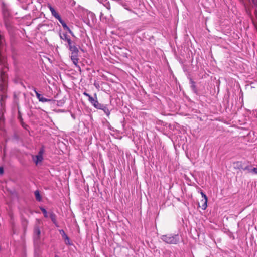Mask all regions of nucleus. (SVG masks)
<instances>
[{
	"instance_id": "obj_1",
	"label": "nucleus",
	"mask_w": 257,
	"mask_h": 257,
	"mask_svg": "<svg viewBox=\"0 0 257 257\" xmlns=\"http://www.w3.org/2000/svg\"><path fill=\"white\" fill-rule=\"evenodd\" d=\"M4 40L0 34V90L2 92L1 104L2 105L3 94L5 92L7 87V76L5 69L7 67L6 48H5Z\"/></svg>"
},
{
	"instance_id": "obj_2",
	"label": "nucleus",
	"mask_w": 257,
	"mask_h": 257,
	"mask_svg": "<svg viewBox=\"0 0 257 257\" xmlns=\"http://www.w3.org/2000/svg\"><path fill=\"white\" fill-rule=\"evenodd\" d=\"M161 239L166 243L170 244H177L180 241V237L178 234L163 235L161 236Z\"/></svg>"
},
{
	"instance_id": "obj_3",
	"label": "nucleus",
	"mask_w": 257,
	"mask_h": 257,
	"mask_svg": "<svg viewBox=\"0 0 257 257\" xmlns=\"http://www.w3.org/2000/svg\"><path fill=\"white\" fill-rule=\"evenodd\" d=\"M68 47L70 51L71 52V59L73 64L75 65H77L79 60V50L76 46L75 43Z\"/></svg>"
},
{
	"instance_id": "obj_4",
	"label": "nucleus",
	"mask_w": 257,
	"mask_h": 257,
	"mask_svg": "<svg viewBox=\"0 0 257 257\" xmlns=\"http://www.w3.org/2000/svg\"><path fill=\"white\" fill-rule=\"evenodd\" d=\"M44 152V147H42L40 149L38 154L35 156H33V159L34 162L35 163L36 165L38 164L39 163L41 162L43 159V154Z\"/></svg>"
},
{
	"instance_id": "obj_5",
	"label": "nucleus",
	"mask_w": 257,
	"mask_h": 257,
	"mask_svg": "<svg viewBox=\"0 0 257 257\" xmlns=\"http://www.w3.org/2000/svg\"><path fill=\"white\" fill-rule=\"evenodd\" d=\"M41 234V231L39 227L35 225L34 230V242L35 244L38 245L40 242V236Z\"/></svg>"
},
{
	"instance_id": "obj_6",
	"label": "nucleus",
	"mask_w": 257,
	"mask_h": 257,
	"mask_svg": "<svg viewBox=\"0 0 257 257\" xmlns=\"http://www.w3.org/2000/svg\"><path fill=\"white\" fill-rule=\"evenodd\" d=\"M94 107L98 109L102 110L104 113L106 114L107 116H109L110 115V111L109 109L107 108L106 105H104L101 103H99L98 101L95 105Z\"/></svg>"
},
{
	"instance_id": "obj_7",
	"label": "nucleus",
	"mask_w": 257,
	"mask_h": 257,
	"mask_svg": "<svg viewBox=\"0 0 257 257\" xmlns=\"http://www.w3.org/2000/svg\"><path fill=\"white\" fill-rule=\"evenodd\" d=\"M32 89L35 92L36 97L39 101L42 102H50L51 101V99H47V98H44V97H43L42 96V95H41L40 93H39L37 91V90L35 87H32Z\"/></svg>"
},
{
	"instance_id": "obj_8",
	"label": "nucleus",
	"mask_w": 257,
	"mask_h": 257,
	"mask_svg": "<svg viewBox=\"0 0 257 257\" xmlns=\"http://www.w3.org/2000/svg\"><path fill=\"white\" fill-rule=\"evenodd\" d=\"M59 36L60 38L62 40H63L65 41H66L68 43V46L71 45L75 42H73L69 37L68 35L66 33H60Z\"/></svg>"
},
{
	"instance_id": "obj_9",
	"label": "nucleus",
	"mask_w": 257,
	"mask_h": 257,
	"mask_svg": "<svg viewBox=\"0 0 257 257\" xmlns=\"http://www.w3.org/2000/svg\"><path fill=\"white\" fill-rule=\"evenodd\" d=\"M59 232L61 235H62L63 238L64 239L65 244L67 245H71V243L70 242L69 238L66 235L65 231L63 229H61L59 230Z\"/></svg>"
},
{
	"instance_id": "obj_10",
	"label": "nucleus",
	"mask_w": 257,
	"mask_h": 257,
	"mask_svg": "<svg viewBox=\"0 0 257 257\" xmlns=\"http://www.w3.org/2000/svg\"><path fill=\"white\" fill-rule=\"evenodd\" d=\"M190 84H191L190 87L192 91L196 95L198 94V89L196 87V83L191 78H189Z\"/></svg>"
},
{
	"instance_id": "obj_11",
	"label": "nucleus",
	"mask_w": 257,
	"mask_h": 257,
	"mask_svg": "<svg viewBox=\"0 0 257 257\" xmlns=\"http://www.w3.org/2000/svg\"><path fill=\"white\" fill-rule=\"evenodd\" d=\"M58 21H59V22L61 24V25H62L63 28L68 31L69 32V33L72 35V36H74V34H73V32L70 30V29L69 28V27L67 25V24H66V23L62 19L61 17L59 19H58Z\"/></svg>"
},
{
	"instance_id": "obj_12",
	"label": "nucleus",
	"mask_w": 257,
	"mask_h": 257,
	"mask_svg": "<svg viewBox=\"0 0 257 257\" xmlns=\"http://www.w3.org/2000/svg\"><path fill=\"white\" fill-rule=\"evenodd\" d=\"M17 119H18L19 120V121L20 122L22 127L23 128H24L25 129L28 130V128L29 126L28 125H27L23 122V120L21 117V113H20V111H18V114L17 115Z\"/></svg>"
},
{
	"instance_id": "obj_13",
	"label": "nucleus",
	"mask_w": 257,
	"mask_h": 257,
	"mask_svg": "<svg viewBox=\"0 0 257 257\" xmlns=\"http://www.w3.org/2000/svg\"><path fill=\"white\" fill-rule=\"evenodd\" d=\"M94 97H95V98L92 97L91 96H90L88 97L89 101L92 104V105L94 107L95 105L96 104V103L98 102V101L97 100V95L96 93L94 94Z\"/></svg>"
},
{
	"instance_id": "obj_14",
	"label": "nucleus",
	"mask_w": 257,
	"mask_h": 257,
	"mask_svg": "<svg viewBox=\"0 0 257 257\" xmlns=\"http://www.w3.org/2000/svg\"><path fill=\"white\" fill-rule=\"evenodd\" d=\"M94 97H95V98L92 97L91 96H90L88 97L89 101L92 104V105L94 107L95 105L96 104V103L98 102V101L97 100V95L96 93L94 94Z\"/></svg>"
},
{
	"instance_id": "obj_15",
	"label": "nucleus",
	"mask_w": 257,
	"mask_h": 257,
	"mask_svg": "<svg viewBox=\"0 0 257 257\" xmlns=\"http://www.w3.org/2000/svg\"><path fill=\"white\" fill-rule=\"evenodd\" d=\"M94 97H95V98L92 97L91 96H90L88 97L89 101L92 104V105L94 107L95 105L96 104V103L98 102V101L97 100V95L96 93L94 94Z\"/></svg>"
},
{
	"instance_id": "obj_16",
	"label": "nucleus",
	"mask_w": 257,
	"mask_h": 257,
	"mask_svg": "<svg viewBox=\"0 0 257 257\" xmlns=\"http://www.w3.org/2000/svg\"><path fill=\"white\" fill-rule=\"evenodd\" d=\"M49 217L51 219L52 221L54 224L56 225L57 221H56V215L52 212L49 213Z\"/></svg>"
},
{
	"instance_id": "obj_17",
	"label": "nucleus",
	"mask_w": 257,
	"mask_h": 257,
	"mask_svg": "<svg viewBox=\"0 0 257 257\" xmlns=\"http://www.w3.org/2000/svg\"><path fill=\"white\" fill-rule=\"evenodd\" d=\"M34 194H35V198H36V199L38 201H41L42 200V197L40 195V193L39 191V190H36L35 192H34Z\"/></svg>"
},
{
	"instance_id": "obj_18",
	"label": "nucleus",
	"mask_w": 257,
	"mask_h": 257,
	"mask_svg": "<svg viewBox=\"0 0 257 257\" xmlns=\"http://www.w3.org/2000/svg\"><path fill=\"white\" fill-rule=\"evenodd\" d=\"M52 16H53L57 19H59L61 18V16L59 15V14L55 10L51 12Z\"/></svg>"
},
{
	"instance_id": "obj_19",
	"label": "nucleus",
	"mask_w": 257,
	"mask_h": 257,
	"mask_svg": "<svg viewBox=\"0 0 257 257\" xmlns=\"http://www.w3.org/2000/svg\"><path fill=\"white\" fill-rule=\"evenodd\" d=\"M40 208L41 211L43 212L44 217L46 218L48 217V213L46 210L43 207H40Z\"/></svg>"
},
{
	"instance_id": "obj_20",
	"label": "nucleus",
	"mask_w": 257,
	"mask_h": 257,
	"mask_svg": "<svg viewBox=\"0 0 257 257\" xmlns=\"http://www.w3.org/2000/svg\"><path fill=\"white\" fill-rule=\"evenodd\" d=\"M10 217H11V223L12 224V226H13V233H15V230H14V222H13V216L11 214H10Z\"/></svg>"
},
{
	"instance_id": "obj_21",
	"label": "nucleus",
	"mask_w": 257,
	"mask_h": 257,
	"mask_svg": "<svg viewBox=\"0 0 257 257\" xmlns=\"http://www.w3.org/2000/svg\"><path fill=\"white\" fill-rule=\"evenodd\" d=\"M207 199H206V200H205V201H204V203H203V204H202V209L203 210H205V209L206 208L207 206Z\"/></svg>"
},
{
	"instance_id": "obj_22",
	"label": "nucleus",
	"mask_w": 257,
	"mask_h": 257,
	"mask_svg": "<svg viewBox=\"0 0 257 257\" xmlns=\"http://www.w3.org/2000/svg\"><path fill=\"white\" fill-rule=\"evenodd\" d=\"M242 169L243 170H248L249 172H250L251 169H250V167L249 166H246L245 167H242Z\"/></svg>"
},
{
	"instance_id": "obj_23",
	"label": "nucleus",
	"mask_w": 257,
	"mask_h": 257,
	"mask_svg": "<svg viewBox=\"0 0 257 257\" xmlns=\"http://www.w3.org/2000/svg\"><path fill=\"white\" fill-rule=\"evenodd\" d=\"M250 172L257 174V168H253L251 169Z\"/></svg>"
},
{
	"instance_id": "obj_24",
	"label": "nucleus",
	"mask_w": 257,
	"mask_h": 257,
	"mask_svg": "<svg viewBox=\"0 0 257 257\" xmlns=\"http://www.w3.org/2000/svg\"><path fill=\"white\" fill-rule=\"evenodd\" d=\"M49 10H50L51 12H53L54 10H55L54 8L51 5H49L48 6Z\"/></svg>"
},
{
	"instance_id": "obj_25",
	"label": "nucleus",
	"mask_w": 257,
	"mask_h": 257,
	"mask_svg": "<svg viewBox=\"0 0 257 257\" xmlns=\"http://www.w3.org/2000/svg\"><path fill=\"white\" fill-rule=\"evenodd\" d=\"M49 10H50L51 12H53L54 10H55L54 8L51 5H49L48 6Z\"/></svg>"
},
{
	"instance_id": "obj_26",
	"label": "nucleus",
	"mask_w": 257,
	"mask_h": 257,
	"mask_svg": "<svg viewBox=\"0 0 257 257\" xmlns=\"http://www.w3.org/2000/svg\"><path fill=\"white\" fill-rule=\"evenodd\" d=\"M201 194L202 195V197L204 198L205 200H206V199L207 200V197L206 195L202 191L201 192Z\"/></svg>"
},
{
	"instance_id": "obj_27",
	"label": "nucleus",
	"mask_w": 257,
	"mask_h": 257,
	"mask_svg": "<svg viewBox=\"0 0 257 257\" xmlns=\"http://www.w3.org/2000/svg\"><path fill=\"white\" fill-rule=\"evenodd\" d=\"M252 4L257 8V0H251Z\"/></svg>"
},
{
	"instance_id": "obj_28",
	"label": "nucleus",
	"mask_w": 257,
	"mask_h": 257,
	"mask_svg": "<svg viewBox=\"0 0 257 257\" xmlns=\"http://www.w3.org/2000/svg\"><path fill=\"white\" fill-rule=\"evenodd\" d=\"M85 23H86L89 26H90V23L89 20H85L84 21Z\"/></svg>"
},
{
	"instance_id": "obj_29",
	"label": "nucleus",
	"mask_w": 257,
	"mask_h": 257,
	"mask_svg": "<svg viewBox=\"0 0 257 257\" xmlns=\"http://www.w3.org/2000/svg\"><path fill=\"white\" fill-rule=\"evenodd\" d=\"M4 173V169L3 168L0 167V175H2Z\"/></svg>"
},
{
	"instance_id": "obj_30",
	"label": "nucleus",
	"mask_w": 257,
	"mask_h": 257,
	"mask_svg": "<svg viewBox=\"0 0 257 257\" xmlns=\"http://www.w3.org/2000/svg\"><path fill=\"white\" fill-rule=\"evenodd\" d=\"M83 94H84V95H85L86 96L88 97H89L90 96L88 93H87V92H84L83 93Z\"/></svg>"
},
{
	"instance_id": "obj_31",
	"label": "nucleus",
	"mask_w": 257,
	"mask_h": 257,
	"mask_svg": "<svg viewBox=\"0 0 257 257\" xmlns=\"http://www.w3.org/2000/svg\"><path fill=\"white\" fill-rule=\"evenodd\" d=\"M90 16L93 19L94 17V15L92 13L89 14Z\"/></svg>"
},
{
	"instance_id": "obj_32",
	"label": "nucleus",
	"mask_w": 257,
	"mask_h": 257,
	"mask_svg": "<svg viewBox=\"0 0 257 257\" xmlns=\"http://www.w3.org/2000/svg\"><path fill=\"white\" fill-rule=\"evenodd\" d=\"M22 222H23V224H24L25 223H27V221L26 220H23L22 221Z\"/></svg>"
},
{
	"instance_id": "obj_33",
	"label": "nucleus",
	"mask_w": 257,
	"mask_h": 257,
	"mask_svg": "<svg viewBox=\"0 0 257 257\" xmlns=\"http://www.w3.org/2000/svg\"><path fill=\"white\" fill-rule=\"evenodd\" d=\"M2 121H3V118L2 117H1L0 118V122H2Z\"/></svg>"
},
{
	"instance_id": "obj_34",
	"label": "nucleus",
	"mask_w": 257,
	"mask_h": 257,
	"mask_svg": "<svg viewBox=\"0 0 257 257\" xmlns=\"http://www.w3.org/2000/svg\"><path fill=\"white\" fill-rule=\"evenodd\" d=\"M255 14L257 15V10H255Z\"/></svg>"
},
{
	"instance_id": "obj_35",
	"label": "nucleus",
	"mask_w": 257,
	"mask_h": 257,
	"mask_svg": "<svg viewBox=\"0 0 257 257\" xmlns=\"http://www.w3.org/2000/svg\"><path fill=\"white\" fill-rule=\"evenodd\" d=\"M55 257H59L58 255H56Z\"/></svg>"
}]
</instances>
